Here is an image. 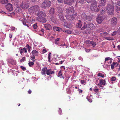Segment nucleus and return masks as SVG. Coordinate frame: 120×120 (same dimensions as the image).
<instances>
[{"label":"nucleus","mask_w":120,"mask_h":120,"mask_svg":"<svg viewBox=\"0 0 120 120\" xmlns=\"http://www.w3.org/2000/svg\"><path fill=\"white\" fill-rule=\"evenodd\" d=\"M110 61L108 63V64H110V65H111L112 64V60H110Z\"/></svg>","instance_id":"nucleus-59"},{"label":"nucleus","mask_w":120,"mask_h":120,"mask_svg":"<svg viewBox=\"0 0 120 120\" xmlns=\"http://www.w3.org/2000/svg\"><path fill=\"white\" fill-rule=\"evenodd\" d=\"M22 22L24 25L28 27H29V24L28 23L26 22V19L23 18L22 20Z\"/></svg>","instance_id":"nucleus-18"},{"label":"nucleus","mask_w":120,"mask_h":120,"mask_svg":"<svg viewBox=\"0 0 120 120\" xmlns=\"http://www.w3.org/2000/svg\"><path fill=\"white\" fill-rule=\"evenodd\" d=\"M59 109L58 110V112L60 115H61L62 114L61 109L60 108H59Z\"/></svg>","instance_id":"nucleus-45"},{"label":"nucleus","mask_w":120,"mask_h":120,"mask_svg":"<svg viewBox=\"0 0 120 120\" xmlns=\"http://www.w3.org/2000/svg\"><path fill=\"white\" fill-rule=\"evenodd\" d=\"M53 29L55 31H60V30L61 28H60L55 26L53 27Z\"/></svg>","instance_id":"nucleus-26"},{"label":"nucleus","mask_w":120,"mask_h":120,"mask_svg":"<svg viewBox=\"0 0 120 120\" xmlns=\"http://www.w3.org/2000/svg\"><path fill=\"white\" fill-rule=\"evenodd\" d=\"M84 15L85 16V19L86 20H88L90 21L91 20V17L89 16H86V14H84Z\"/></svg>","instance_id":"nucleus-29"},{"label":"nucleus","mask_w":120,"mask_h":120,"mask_svg":"<svg viewBox=\"0 0 120 120\" xmlns=\"http://www.w3.org/2000/svg\"><path fill=\"white\" fill-rule=\"evenodd\" d=\"M105 39L108 40H113L114 39L112 37H105Z\"/></svg>","instance_id":"nucleus-33"},{"label":"nucleus","mask_w":120,"mask_h":120,"mask_svg":"<svg viewBox=\"0 0 120 120\" xmlns=\"http://www.w3.org/2000/svg\"><path fill=\"white\" fill-rule=\"evenodd\" d=\"M97 75L98 76L101 77L102 78H103L104 77V74L101 73H99Z\"/></svg>","instance_id":"nucleus-39"},{"label":"nucleus","mask_w":120,"mask_h":120,"mask_svg":"<svg viewBox=\"0 0 120 120\" xmlns=\"http://www.w3.org/2000/svg\"><path fill=\"white\" fill-rule=\"evenodd\" d=\"M0 3L2 4H6L8 2L7 0H1Z\"/></svg>","instance_id":"nucleus-28"},{"label":"nucleus","mask_w":120,"mask_h":120,"mask_svg":"<svg viewBox=\"0 0 120 120\" xmlns=\"http://www.w3.org/2000/svg\"><path fill=\"white\" fill-rule=\"evenodd\" d=\"M116 79V78L115 77H113L111 78L110 79L112 81H115Z\"/></svg>","instance_id":"nucleus-41"},{"label":"nucleus","mask_w":120,"mask_h":120,"mask_svg":"<svg viewBox=\"0 0 120 120\" xmlns=\"http://www.w3.org/2000/svg\"><path fill=\"white\" fill-rule=\"evenodd\" d=\"M116 9L117 10V11H119L120 10V8L118 6L116 7Z\"/></svg>","instance_id":"nucleus-51"},{"label":"nucleus","mask_w":120,"mask_h":120,"mask_svg":"<svg viewBox=\"0 0 120 120\" xmlns=\"http://www.w3.org/2000/svg\"><path fill=\"white\" fill-rule=\"evenodd\" d=\"M97 2L95 1H94L90 6L91 10L95 12L98 11L100 10L99 8L97 7Z\"/></svg>","instance_id":"nucleus-6"},{"label":"nucleus","mask_w":120,"mask_h":120,"mask_svg":"<svg viewBox=\"0 0 120 120\" xmlns=\"http://www.w3.org/2000/svg\"><path fill=\"white\" fill-rule=\"evenodd\" d=\"M28 92L29 94H31V90L30 89L28 91Z\"/></svg>","instance_id":"nucleus-58"},{"label":"nucleus","mask_w":120,"mask_h":120,"mask_svg":"<svg viewBox=\"0 0 120 120\" xmlns=\"http://www.w3.org/2000/svg\"><path fill=\"white\" fill-rule=\"evenodd\" d=\"M15 11L18 13H20L22 11V10L21 8H16Z\"/></svg>","instance_id":"nucleus-31"},{"label":"nucleus","mask_w":120,"mask_h":120,"mask_svg":"<svg viewBox=\"0 0 120 120\" xmlns=\"http://www.w3.org/2000/svg\"><path fill=\"white\" fill-rule=\"evenodd\" d=\"M58 1L59 3H63L64 1V0H57Z\"/></svg>","instance_id":"nucleus-54"},{"label":"nucleus","mask_w":120,"mask_h":120,"mask_svg":"<svg viewBox=\"0 0 120 120\" xmlns=\"http://www.w3.org/2000/svg\"><path fill=\"white\" fill-rule=\"evenodd\" d=\"M117 4L119 6H120V0L118 2Z\"/></svg>","instance_id":"nucleus-63"},{"label":"nucleus","mask_w":120,"mask_h":120,"mask_svg":"<svg viewBox=\"0 0 120 120\" xmlns=\"http://www.w3.org/2000/svg\"><path fill=\"white\" fill-rule=\"evenodd\" d=\"M44 27L46 30H50L52 29L51 26L49 24H45L44 25Z\"/></svg>","instance_id":"nucleus-17"},{"label":"nucleus","mask_w":120,"mask_h":120,"mask_svg":"<svg viewBox=\"0 0 120 120\" xmlns=\"http://www.w3.org/2000/svg\"><path fill=\"white\" fill-rule=\"evenodd\" d=\"M60 68L63 71H64L65 70V68L64 66H62Z\"/></svg>","instance_id":"nucleus-50"},{"label":"nucleus","mask_w":120,"mask_h":120,"mask_svg":"<svg viewBox=\"0 0 120 120\" xmlns=\"http://www.w3.org/2000/svg\"><path fill=\"white\" fill-rule=\"evenodd\" d=\"M60 39L59 38H57L55 40V41L56 43L57 41H59Z\"/></svg>","instance_id":"nucleus-53"},{"label":"nucleus","mask_w":120,"mask_h":120,"mask_svg":"<svg viewBox=\"0 0 120 120\" xmlns=\"http://www.w3.org/2000/svg\"><path fill=\"white\" fill-rule=\"evenodd\" d=\"M117 18L116 17H113L111 20V24L112 26L114 27L117 24Z\"/></svg>","instance_id":"nucleus-11"},{"label":"nucleus","mask_w":120,"mask_h":120,"mask_svg":"<svg viewBox=\"0 0 120 120\" xmlns=\"http://www.w3.org/2000/svg\"><path fill=\"white\" fill-rule=\"evenodd\" d=\"M33 28L34 29V31H36L37 30V28L38 27V26L37 25V24L36 23L35 24L33 25Z\"/></svg>","instance_id":"nucleus-37"},{"label":"nucleus","mask_w":120,"mask_h":120,"mask_svg":"<svg viewBox=\"0 0 120 120\" xmlns=\"http://www.w3.org/2000/svg\"><path fill=\"white\" fill-rule=\"evenodd\" d=\"M20 68L24 71H25L26 70V68L23 66H21L20 67Z\"/></svg>","instance_id":"nucleus-46"},{"label":"nucleus","mask_w":120,"mask_h":120,"mask_svg":"<svg viewBox=\"0 0 120 120\" xmlns=\"http://www.w3.org/2000/svg\"><path fill=\"white\" fill-rule=\"evenodd\" d=\"M51 54V53L49 52L48 55V61L49 62L51 61V60H50V59L51 58V57L50 55Z\"/></svg>","instance_id":"nucleus-34"},{"label":"nucleus","mask_w":120,"mask_h":120,"mask_svg":"<svg viewBox=\"0 0 120 120\" xmlns=\"http://www.w3.org/2000/svg\"><path fill=\"white\" fill-rule=\"evenodd\" d=\"M78 21V22L77 24L76 27L77 28H81L82 26L81 22L80 20H79Z\"/></svg>","instance_id":"nucleus-24"},{"label":"nucleus","mask_w":120,"mask_h":120,"mask_svg":"<svg viewBox=\"0 0 120 120\" xmlns=\"http://www.w3.org/2000/svg\"><path fill=\"white\" fill-rule=\"evenodd\" d=\"M57 9L58 11L56 13L57 17L61 20L64 22L65 20L64 18V14L63 13V9L61 8L60 7H58L57 8Z\"/></svg>","instance_id":"nucleus-4"},{"label":"nucleus","mask_w":120,"mask_h":120,"mask_svg":"<svg viewBox=\"0 0 120 120\" xmlns=\"http://www.w3.org/2000/svg\"><path fill=\"white\" fill-rule=\"evenodd\" d=\"M80 82L81 83L85 85L86 81L84 80H81L80 81Z\"/></svg>","instance_id":"nucleus-43"},{"label":"nucleus","mask_w":120,"mask_h":120,"mask_svg":"<svg viewBox=\"0 0 120 120\" xmlns=\"http://www.w3.org/2000/svg\"><path fill=\"white\" fill-rule=\"evenodd\" d=\"M114 4L113 2L111 0L110 4H108L107 7V11L108 13L110 15H113L114 14Z\"/></svg>","instance_id":"nucleus-3"},{"label":"nucleus","mask_w":120,"mask_h":120,"mask_svg":"<svg viewBox=\"0 0 120 120\" xmlns=\"http://www.w3.org/2000/svg\"><path fill=\"white\" fill-rule=\"evenodd\" d=\"M66 17L67 19L69 20H72L75 19L77 15V14L76 13L73 14L74 12V9L73 7H70L66 10Z\"/></svg>","instance_id":"nucleus-1"},{"label":"nucleus","mask_w":120,"mask_h":120,"mask_svg":"<svg viewBox=\"0 0 120 120\" xmlns=\"http://www.w3.org/2000/svg\"><path fill=\"white\" fill-rule=\"evenodd\" d=\"M102 34L104 36H105L108 34V33L106 32H104L102 33Z\"/></svg>","instance_id":"nucleus-48"},{"label":"nucleus","mask_w":120,"mask_h":120,"mask_svg":"<svg viewBox=\"0 0 120 120\" xmlns=\"http://www.w3.org/2000/svg\"><path fill=\"white\" fill-rule=\"evenodd\" d=\"M50 14L51 15H52L54 14L55 11L54 9V8H51L49 12Z\"/></svg>","instance_id":"nucleus-25"},{"label":"nucleus","mask_w":120,"mask_h":120,"mask_svg":"<svg viewBox=\"0 0 120 120\" xmlns=\"http://www.w3.org/2000/svg\"><path fill=\"white\" fill-rule=\"evenodd\" d=\"M116 34L117 32L116 31H114L113 32V34H112V36H113L115 35H116Z\"/></svg>","instance_id":"nucleus-49"},{"label":"nucleus","mask_w":120,"mask_h":120,"mask_svg":"<svg viewBox=\"0 0 120 120\" xmlns=\"http://www.w3.org/2000/svg\"><path fill=\"white\" fill-rule=\"evenodd\" d=\"M78 90L79 91V92L80 93H82V90L80 89H78Z\"/></svg>","instance_id":"nucleus-55"},{"label":"nucleus","mask_w":120,"mask_h":120,"mask_svg":"<svg viewBox=\"0 0 120 120\" xmlns=\"http://www.w3.org/2000/svg\"><path fill=\"white\" fill-rule=\"evenodd\" d=\"M90 95V97L89 96H88L87 97V98L88 99V100L89 102H92V96L91 95Z\"/></svg>","instance_id":"nucleus-30"},{"label":"nucleus","mask_w":120,"mask_h":120,"mask_svg":"<svg viewBox=\"0 0 120 120\" xmlns=\"http://www.w3.org/2000/svg\"><path fill=\"white\" fill-rule=\"evenodd\" d=\"M65 32L68 34H71V31L70 30H67L65 31Z\"/></svg>","instance_id":"nucleus-47"},{"label":"nucleus","mask_w":120,"mask_h":120,"mask_svg":"<svg viewBox=\"0 0 120 120\" xmlns=\"http://www.w3.org/2000/svg\"><path fill=\"white\" fill-rule=\"evenodd\" d=\"M91 44L92 45V46L93 47H94L96 45V42H94L92 41V44Z\"/></svg>","instance_id":"nucleus-42"},{"label":"nucleus","mask_w":120,"mask_h":120,"mask_svg":"<svg viewBox=\"0 0 120 120\" xmlns=\"http://www.w3.org/2000/svg\"><path fill=\"white\" fill-rule=\"evenodd\" d=\"M100 83L98 84V85L100 86V87L102 86V85H105V84L106 82L105 80L101 79L100 80L99 82Z\"/></svg>","instance_id":"nucleus-15"},{"label":"nucleus","mask_w":120,"mask_h":120,"mask_svg":"<svg viewBox=\"0 0 120 120\" xmlns=\"http://www.w3.org/2000/svg\"><path fill=\"white\" fill-rule=\"evenodd\" d=\"M109 60H112V59L111 58H110L109 57H106L105 58L104 63L107 62V61Z\"/></svg>","instance_id":"nucleus-35"},{"label":"nucleus","mask_w":120,"mask_h":120,"mask_svg":"<svg viewBox=\"0 0 120 120\" xmlns=\"http://www.w3.org/2000/svg\"><path fill=\"white\" fill-rule=\"evenodd\" d=\"M111 65V69H113L114 68V66H113V65H112V64Z\"/></svg>","instance_id":"nucleus-60"},{"label":"nucleus","mask_w":120,"mask_h":120,"mask_svg":"<svg viewBox=\"0 0 120 120\" xmlns=\"http://www.w3.org/2000/svg\"><path fill=\"white\" fill-rule=\"evenodd\" d=\"M116 64V63L115 62H113L112 64V65L114 66L115 65V64Z\"/></svg>","instance_id":"nucleus-61"},{"label":"nucleus","mask_w":120,"mask_h":120,"mask_svg":"<svg viewBox=\"0 0 120 120\" xmlns=\"http://www.w3.org/2000/svg\"><path fill=\"white\" fill-rule=\"evenodd\" d=\"M26 18L27 19V20L30 23L34 21L33 20V17H31L28 16L27 15Z\"/></svg>","instance_id":"nucleus-22"},{"label":"nucleus","mask_w":120,"mask_h":120,"mask_svg":"<svg viewBox=\"0 0 120 120\" xmlns=\"http://www.w3.org/2000/svg\"><path fill=\"white\" fill-rule=\"evenodd\" d=\"M32 60V62L30 61H29V62L28 64L30 67H31L34 64V60L33 61Z\"/></svg>","instance_id":"nucleus-32"},{"label":"nucleus","mask_w":120,"mask_h":120,"mask_svg":"<svg viewBox=\"0 0 120 120\" xmlns=\"http://www.w3.org/2000/svg\"><path fill=\"white\" fill-rule=\"evenodd\" d=\"M20 52L21 54H22V53L24 52L26 53L27 52V49L25 48H21L20 50Z\"/></svg>","instance_id":"nucleus-21"},{"label":"nucleus","mask_w":120,"mask_h":120,"mask_svg":"<svg viewBox=\"0 0 120 120\" xmlns=\"http://www.w3.org/2000/svg\"><path fill=\"white\" fill-rule=\"evenodd\" d=\"M47 69V67H44L42 68L41 71V73L42 75H44L46 74Z\"/></svg>","instance_id":"nucleus-19"},{"label":"nucleus","mask_w":120,"mask_h":120,"mask_svg":"<svg viewBox=\"0 0 120 120\" xmlns=\"http://www.w3.org/2000/svg\"><path fill=\"white\" fill-rule=\"evenodd\" d=\"M6 9L9 11H11L13 10V7L12 4L10 3H9L6 6Z\"/></svg>","instance_id":"nucleus-14"},{"label":"nucleus","mask_w":120,"mask_h":120,"mask_svg":"<svg viewBox=\"0 0 120 120\" xmlns=\"http://www.w3.org/2000/svg\"><path fill=\"white\" fill-rule=\"evenodd\" d=\"M64 25L67 28H70L71 26V24L70 23H67L64 22Z\"/></svg>","instance_id":"nucleus-20"},{"label":"nucleus","mask_w":120,"mask_h":120,"mask_svg":"<svg viewBox=\"0 0 120 120\" xmlns=\"http://www.w3.org/2000/svg\"><path fill=\"white\" fill-rule=\"evenodd\" d=\"M33 56H32V57L31 58V60L33 61L35 59V56H37L38 55V52L36 50H33L31 52Z\"/></svg>","instance_id":"nucleus-12"},{"label":"nucleus","mask_w":120,"mask_h":120,"mask_svg":"<svg viewBox=\"0 0 120 120\" xmlns=\"http://www.w3.org/2000/svg\"><path fill=\"white\" fill-rule=\"evenodd\" d=\"M93 90L94 91L97 93L98 91V89H93Z\"/></svg>","instance_id":"nucleus-52"},{"label":"nucleus","mask_w":120,"mask_h":120,"mask_svg":"<svg viewBox=\"0 0 120 120\" xmlns=\"http://www.w3.org/2000/svg\"><path fill=\"white\" fill-rule=\"evenodd\" d=\"M37 15L38 17L37 18V20L38 21L43 23L46 22V20L45 18L46 14L44 12L42 11H38Z\"/></svg>","instance_id":"nucleus-2"},{"label":"nucleus","mask_w":120,"mask_h":120,"mask_svg":"<svg viewBox=\"0 0 120 120\" xmlns=\"http://www.w3.org/2000/svg\"><path fill=\"white\" fill-rule=\"evenodd\" d=\"M26 58L25 57H23L22 59L20 60V62H22L25 61Z\"/></svg>","instance_id":"nucleus-44"},{"label":"nucleus","mask_w":120,"mask_h":120,"mask_svg":"<svg viewBox=\"0 0 120 120\" xmlns=\"http://www.w3.org/2000/svg\"><path fill=\"white\" fill-rule=\"evenodd\" d=\"M26 47L27 48L28 51H29V52H30V50L31 47L28 44L26 45Z\"/></svg>","instance_id":"nucleus-38"},{"label":"nucleus","mask_w":120,"mask_h":120,"mask_svg":"<svg viewBox=\"0 0 120 120\" xmlns=\"http://www.w3.org/2000/svg\"><path fill=\"white\" fill-rule=\"evenodd\" d=\"M86 28H89L91 30H93L95 28V26L92 23H89L88 24H87L85 22H84L83 26L81 28V30H83Z\"/></svg>","instance_id":"nucleus-5"},{"label":"nucleus","mask_w":120,"mask_h":120,"mask_svg":"<svg viewBox=\"0 0 120 120\" xmlns=\"http://www.w3.org/2000/svg\"><path fill=\"white\" fill-rule=\"evenodd\" d=\"M51 5V2L49 0L45 1L41 5L42 8H48Z\"/></svg>","instance_id":"nucleus-8"},{"label":"nucleus","mask_w":120,"mask_h":120,"mask_svg":"<svg viewBox=\"0 0 120 120\" xmlns=\"http://www.w3.org/2000/svg\"><path fill=\"white\" fill-rule=\"evenodd\" d=\"M119 68L118 69V71H120V64L119 65Z\"/></svg>","instance_id":"nucleus-64"},{"label":"nucleus","mask_w":120,"mask_h":120,"mask_svg":"<svg viewBox=\"0 0 120 120\" xmlns=\"http://www.w3.org/2000/svg\"><path fill=\"white\" fill-rule=\"evenodd\" d=\"M54 73V71H52L51 69H47L46 74L47 75H49L52 74H53Z\"/></svg>","instance_id":"nucleus-16"},{"label":"nucleus","mask_w":120,"mask_h":120,"mask_svg":"<svg viewBox=\"0 0 120 120\" xmlns=\"http://www.w3.org/2000/svg\"><path fill=\"white\" fill-rule=\"evenodd\" d=\"M30 5V3L26 1H23L20 5L21 7L23 9H26L28 8Z\"/></svg>","instance_id":"nucleus-9"},{"label":"nucleus","mask_w":120,"mask_h":120,"mask_svg":"<svg viewBox=\"0 0 120 120\" xmlns=\"http://www.w3.org/2000/svg\"><path fill=\"white\" fill-rule=\"evenodd\" d=\"M92 41H90L89 40H86L85 41V42L86 44H92Z\"/></svg>","instance_id":"nucleus-40"},{"label":"nucleus","mask_w":120,"mask_h":120,"mask_svg":"<svg viewBox=\"0 0 120 120\" xmlns=\"http://www.w3.org/2000/svg\"><path fill=\"white\" fill-rule=\"evenodd\" d=\"M62 71H60L58 74V76L59 77H60V78H62L63 79H64V78L62 76Z\"/></svg>","instance_id":"nucleus-27"},{"label":"nucleus","mask_w":120,"mask_h":120,"mask_svg":"<svg viewBox=\"0 0 120 120\" xmlns=\"http://www.w3.org/2000/svg\"><path fill=\"white\" fill-rule=\"evenodd\" d=\"M101 14H103L106 11V10L104 7L102 8L101 9Z\"/></svg>","instance_id":"nucleus-36"},{"label":"nucleus","mask_w":120,"mask_h":120,"mask_svg":"<svg viewBox=\"0 0 120 120\" xmlns=\"http://www.w3.org/2000/svg\"><path fill=\"white\" fill-rule=\"evenodd\" d=\"M75 1V0H65L64 3L65 4L71 5Z\"/></svg>","instance_id":"nucleus-13"},{"label":"nucleus","mask_w":120,"mask_h":120,"mask_svg":"<svg viewBox=\"0 0 120 120\" xmlns=\"http://www.w3.org/2000/svg\"><path fill=\"white\" fill-rule=\"evenodd\" d=\"M86 0L87 3H89L91 2L92 0Z\"/></svg>","instance_id":"nucleus-56"},{"label":"nucleus","mask_w":120,"mask_h":120,"mask_svg":"<svg viewBox=\"0 0 120 120\" xmlns=\"http://www.w3.org/2000/svg\"><path fill=\"white\" fill-rule=\"evenodd\" d=\"M47 52L46 50L45 49H43L42 50V52L43 53H45Z\"/></svg>","instance_id":"nucleus-57"},{"label":"nucleus","mask_w":120,"mask_h":120,"mask_svg":"<svg viewBox=\"0 0 120 120\" xmlns=\"http://www.w3.org/2000/svg\"><path fill=\"white\" fill-rule=\"evenodd\" d=\"M104 18L102 15H99L96 19V21L98 23L100 24L104 19Z\"/></svg>","instance_id":"nucleus-10"},{"label":"nucleus","mask_w":120,"mask_h":120,"mask_svg":"<svg viewBox=\"0 0 120 120\" xmlns=\"http://www.w3.org/2000/svg\"><path fill=\"white\" fill-rule=\"evenodd\" d=\"M40 9L38 5H36L29 8L28 11L30 12L34 13L38 11Z\"/></svg>","instance_id":"nucleus-7"},{"label":"nucleus","mask_w":120,"mask_h":120,"mask_svg":"<svg viewBox=\"0 0 120 120\" xmlns=\"http://www.w3.org/2000/svg\"><path fill=\"white\" fill-rule=\"evenodd\" d=\"M84 0H78L77 4L81 6L84 3Z\"/></svg>","instance_id":"nucleus-23"},{"label":"nucleus","mask_w":120,"mask_h":120,"mask_svg":"<svg viewBox=\"0 0 120 120\" xmlns=\"http://www.w3.org/2000/svg\"><path fill=\"white\" fill-rule=\"evenodd\" d=\"M40 31H41L43 33V32L44 31V30L42 28L41 29V30Z\"/></svg>","instance_id":"nucleus-62"}]
</instances>
